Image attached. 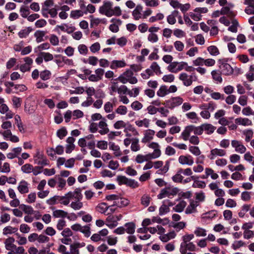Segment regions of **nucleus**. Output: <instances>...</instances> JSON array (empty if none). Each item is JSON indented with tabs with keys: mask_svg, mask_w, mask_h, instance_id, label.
Segmentation results:
<instances>
[{
	"mask_svg": "<svg viewBox=\"0 0 254 254\" xmlns=\"http://www.w3.org/2000/svg\"><path fill=\"white\" fill-rule=\"evenodd\" d=\"M77 50L80 55L86 56L88 53L87 47L84 44H79L77 47Z\"/></svg>",
	"mask_w": 254,
	"mask_h": 254,
	"instance_id": "obj_64",
	"label": "nucleus"
},
{
	"mask_svg": "<svg viewBox=\"0 0 254 254\" xmlns=\"http://www.w3.org/2000/svg\"><path fill=\"white\" fill-rule=\"evenodd\" d=\"M29 184L25 180H21L18 184L17 189L21 194H26L29 191Z\"/></svg>",
	"mask_w": 254,
	"mask_h": 254,
	"instance_id": "obj_19",
	"label": "nucleus"
},
{
	"mask_svg": "<svg viewBox=\"0 0 254 254\" xmlns=\"http://www.w3.org/2000/svg\"><path fill=\"white\" fill-rule=\"evenodd\" d=\"M207 51L209 54L213 57H216L220 54L218 48L214 45H210L207 48Z\"/></svg>",
	"mask_w": 254,
	"mask_h": 254,
	"instance_id": "obj_45",
	"label": "nucleus"
},
{
	"mask_svg": "<svg viewBox=\"0 0 254 254\" xmlns=\"http://www.w3.org/2000/svg\"><path fill=\"white\" fill-rule=\"evenodd\" d=\"M143 7L140 4L137 5L132 12L133 18L135 20H138L142 18Z\"/></svg>",
	"mask_w": 254,
	"mask_h": 254,
	"instance_id": "obj_26",
	"label": "nucleus"
},
{
	"mask_svg": "<svg viewBox=\"0 0 254 254\" xmlns=\"http://www.w3.org/2000/svg\"><path fill=\"white\" fill-rule=\"evenodd\" d=\"M98 61L99 60L96 57L89 56L86 60H84L83 62L84 63H88L92 66H96L98 64Z\"/></svg>",
	"mask_w": 254,
	"mask_h": 254,
	"instance_id": "obj_60",
	"label": "nucleus"
},
{
	"mask_svg": "<svg viewBox=\"0 0 254 254\" xmlns=\"http://www.w3.org/2000/svg\"><path fill=\"white\" fill-rule=\"evenodd\" d=\"M59 29L63 32H66L68 34H70L74 31L75 28L73 26L68 25L67 24L64 23L61 25H57L56 26L55 30L57 32H59Z\"/></svg>",
	"mask_w": 254,
	"mask_h": 254,
	"instance_id": "obj_21",
	"label": "nucleus"
},
{
	"mask_svg": "<svg viewBox=\"0 0 254 254\" xmlns=\"http://www.w3.org/2000/svg\"><path fill=\"white\" fill-rule=\"evenodd\" d=\"M179 12L178 10L173 11L167 17V22L171 25H174L176 22V18L178 17Z\"/></svg>",
	"mask_w": 254,
	"mask_h": 254,
	"instance_id": "obj_39",
	"label": "nucleus"
},
{
	"mask_svg": "<svg viewBox=\"0 0 254 254\" xmlns=\"http://www.w3.org/2000/svg\"><path fill=\"white\" fill-rule=\"evenodd\" d=\"M178 162L182 165L191 166L194 163V159L189 154L182 155L179 157Z\"/></svg>",
	"mask_w": 254,
	"mask_h": 254,
	"instance_id": "obj_14",
	"label": "nucleus"
},
{
	"mask_svg": "<svg viewBox=\"0 0 254 254\" xmlns=\"http://www.w3.org/2000/svg\"><path fill=\"white\" fill-rule=\"evenodd\" d=\"M184 99L180 97L177 96L170 98V99L166 101V106L170 109H173L174 108L180 106L183 104Z\"/></svg>",
	"mask_w": 254,
	"mask_h": 254,
	"instance_id": "obj_12",
	"label": "nucleus"
},
{
	"mask_svg": "<svg viewBox=\"0 0 254 254\" xmlns=\"http://www.w3.org/2000/svg\"><path fill=\"white\" fill-rule=\"evenodd\" d=\"M231 145L232 146L235 148V151L238 153L243 154L246 151V147L240 141L237 140H233L231 141Z\"/></svg>",
	"mask_w": 254,
	"mask_h": 254,
	"instance_id": "obj_18",
	"label": "nucleus"
},
{
	"mask_svg": "<svg viewBox=\"0 0 254 254\" xmlns=\"http://www.w3.org/2000/svg\"><path fill=\"white\" fill-rule=\"evenodd\" d=\"M98 127L100 128L99 132L101 135H104L109 132V129L108 127V125L106 123V119H103L98 123Z\"/></svg>",
	"mask_w": 254,
	"mask_h": 254,
	"instance_id": "obj_28",
	"label": "nucleus"
},
{
	"mask_svg": "<svg viewBox=\"0 0 254 254\" xmlns=\"http://www.w3.org/2000/svg\"><path fill=\"white\" fill-rule=\"evenodd\" d=\"M198 127L199 132H200V135L202 134L204 131L207 134H211L216 129L215 127L210 124L208 123L203 124Z\"/></svg>",
	"mask_w": 254,
	"mask_h": 254,
	"instance_id": "obj_15",
	"label": "nucleus"
},
{
	"mask_svg": "<svg viewBox=\"0 0 254 254\" xmlns=\"http://www.w3.org/2000/svg\"><path fill=\"white\" fill-rule=\"evenodd\" d=\"M21 208L25 214L27 215H32L34 214V212H36L34 210L32 206L30 205H27L25 204H21Z\"/></svg>",
	"mask_w": 254,
	"mask_h": 254,
	"instance_id": "obj_52",
	"label": "nucleus"
},
{
	"mask_svg": "<svg viewBox=\"0 0 254 254\" xmlns=\"http://www.w3.org/2000/svg\"><path fill=\"white\" fill-rule=\"evenodd\" d=\"M189 150L190 153L195 156H198L201 154L199 148L196 145H190L189 147Z\"/></svg>",
	"mask_w": 254,
	"mask_h": 254,
	"instance_id": "obj_55",
	"label": "nucleus"
},
{
	"mask_svg": "<svg viewBox=\"0 0 254 254\" xmlns=\"http://www.w3.org/2000/svg\"><path fill=\"white\" fill-rule=\"evenodd\" d=\"M209 176L213 180H216L219 177L218 175L214 172V171L210 168H206L205 169V175L201 177L202 179H207Z\"/></svg>",
	"mask_w": 254,
	"mask_h": 254,
	"instance_id": "obj_29",
	"label": "nucleus"
},
{
	"mask_svg": "<svg viewBox=\"0 0 254 254\" xmlns=\"http://www.w3.org/2000/svg\"><path fill=\"white\" fill-rule=\"evenodd\" d=\"M54 0H46L44 3V5L43 6L42 11V13L44 16L46 17V16L45 15V12L46 11H48V7L50 6H52L54 5Z\"/></svg>",
	"mask_w": 254,
	"mask_h": 254,
	"instance_id": "obj_54",
	"label": "nucleus"
},
{
	"mask_svg": "<svg viewBox=\"0 0 254 254\" xmlns=\"http://www.w3.org/2000/svg\"><path fill=\"white\" fill-rule=\"evenodd\" d=\"M177 65L178 72L183 69L188 72H191L194 69L192 66L189 65L188 63L185 62H177Z\"/></svg>",
	"mask_w": 254,
	"mask_h": 254,
	"instance_id": "obj_25",
	"label": "nucleus"
},
{
	"mask_svg": "<svg viewBox=\"0 0 254 254\" xmlns=\"http://www.w3.org/2000/svg\"><path fill=\"white\" fill-rule=\"evenodd\" d=\"M22 152V148L21 147H17L12 149L11 152L6 154L8 159H13L15 158L19 157V155Z\"/></svg>",
	"mask_w": 254,
	"mask_h": 254,
	"instance_id": "obj_27",
	"label": "nucleus"
},
{
	"mask_svg": "<svg viewBox=\"0 0 254 254\" xmlns=\"http://www.w3.org/2000/svg\"><path fill=\"white\" fill-rule=\"evenodd\" d=\"M208 11V10L206 7H196L189 13V16L194 21H198L201 19L202 14L206 13Z\"/></svg>",
	"mask_w": 254,
	"mask_h": 254,
	"instance_id": "obj_9",
	"label": "nucleus"
},
{
	"mask_svg": "<svg viewBox=\"0 0 254 254\" xmlns=\"http://www.w3.org/2000/svg\"><path fill=\"white\" fill-rule=\"evenodd\" d=\"M46 34V32L41 30L36 31L34 34L37 43H40L44 41V37Z\"/></svg>",
	"mask_w": 254,
	"mask_h": 254,
	"instance_id": "obj_49",
	"label": "nucleus"
},
{
	"mask_svg": "<svg viewBox=\"0 0 254 254\" xmlns=\"http://www.w3.org/2000/svg\"><path fill=\"white\" fill-rule=\"evenodd\" d=\"M200 133L198 126L190 125L185 127L181 133V137L184 140L187 141L191 136V134L192 133H193L194 135H200Z\"/></svg>",
	"mask_w": 254,
	"mask_h": 254,
	"instance_id": "obj_5",
	"label": "nucleus"
},
{
	"mask_svg": "<svg viewBox=\"0 0 254 254\" xmlns=\"http://www.w3.org/2000/svg\"><path fill=\"white\" fill-rule=\"evenodd\" d=\"M187 203L185 201H181L176 205H175L173 209L177 212H181L183 211L184 208L186 206Z\"/></svg>",
	"mask_w": 254,
	"mask_h": 254,
	"instance_id": "obj_57",
	"label": "nucleus"
},
{
	"mask_svg": "<svg viewBox=\"0 0 254 254\" xmlns=\"http://www.w3.org/2000/svg\"><path fill=\"white\" fill-rule=\"evenodd\" d=\"M155 131L153 129H147L143 131V137L141 138V142L146 144L151 142L154 139Z\"/></svg>",
	"mask_w": 254,
	"mask_h": 254,
	"instance_id": "obj_13",
	"label": "nucleus"
},
{
	"mask_svg": "<svg viewBox=\"0 0 254 254\" xmlns=\"http://www.w3.org/2000/svg\"><path fill=\"white\" fill-rule=\"evenodd\" d=\"M21 171L24 174H30L32 173L34 176H37L41 173V168L38 166L34 167L29 163H26L21 167Z\"/></svg>",
	"mask_w": 254,
	"mask_h": 254,
	"instance_id": "obj_10",
	"label": "nucleus"
},
{
	"mask_svg": "<svg viewBox=\"0 0 254 254\" xmlns=\"http://www.w3.org/2000/svg\"><path fill=\"white\" fill-rule=\"evenodd\" d=\"M135 124L139 127H144L148 128L150 127V120L147 118H143L141 120H137L135 122Z\"/></svg>",
	"mask_w": 254,
	"mask_h": 254,
	"instance_id": "obj_34",
	"label": "nucleus"
},
{
	"mask_svg": "<svg viewBox=\"0 0 254 254\" xmlns=\"http://www.w3.org/2000/svg\"><path fill=\"white\" fill-rule=\"evenodd\" d=\"M147 146L153 150L152 153H148L153 159H156L161 156V146L158 142L151 141L147 143Z\"/></svg>",
	"mask_w": 254,
	"mask_h": 254,
	"instance_id": "obj_7",
	"label": "nucleus"
},
{
	"mask_svg": "<svg viewBox=\"0 0 254 254\" xmlns=\"http://www.w3.org/2000/svg\"><path fill=\"white\" fill-rule=\"evenodd\" d=\"M115 113L121 116H125L127 113V108L125 105H120L115 110Z\"/></svg>",
	"mask_w": 254,
	"mask_h": 254,
	"instance_id": "obj_56",
	"label": "nucleus"
},
{
	"mask_svg": "<svg viewBox=\"0 0 254 254\" xmlns=\"http://www.w3.org/2000/svg\"><path fill=\"white\" fill-rule=\"evenodd\" d=\"M198 205V203L197 201L192 200L187 207L185 213L186 214L195 213L197 211L196 207Z\"/></svg>",
	"mask_w": 254,
	"mask_h": 254,
	"instance_id": "obj_35",
	"label": "nucleus"
},
{
	"mask_svg": "<svg viewBox=\"0 0 254 254\" xmlns=\"http://www.w3.org/2000/svg\"><path fill=\"white\" fill-rule=\"evenodd\" d=\"M106 225L109 228L112 229L118 225V222L116 220L115 216L110 215L106 219Z\"/></svg>",
	"mask_w": 254,
	"mask_h": 254,
	"instance_id": "obj_31",
	"label": "nucleus"
},
{
	"mask_svg": "<svg viewBox=\"0 0 254 254\" xmlns=\"http://www.w3.org/2000/svg\"><path fill=\"white\" fill-rule=\"evenodd\" d=\"M179 191V189L177 187L169 186L162 189L160 193L157 195L158 199H162L165 197L172 198L176 195Z\"/></svg>",
	"mask_w": 254,
	"mask_h": 254,
	"instance_id": "obj_4",
	"label": "nucleus"
},
{
	"mask_svg": "<svg viewBox=\"0 0 254 254\" xmlns=\"http://www.w3.org/2000/svg\"><path fill=\"white\" fill-rule=\"evenodd\" d=\"M182 173L180 172V169L177 172V173L172 177V180L178 183H182L183 181L184 176L182 175Z\"/></svg>",
	"mask_w": 254,
	"mask_h": 254,
	"instance_id": "obj_61",
	"label": "nucleus"
},
{
	"mask_svg": "<svg viewBox=\"0 0 254 254\" xmlns=\"http://www.w3.org/2000/svg\"><path fill=\"white\" fill-rule=\"evenodd\" d=\"M251 205L249 204H244L242 207L241 209L239 211L238 213V215L240 218H243L246 213L248 212L249 211H250Z\"/></svg>",
	"mask_w": 254,
	"mask_h": 254,
	"instance_id": "obj_59",
	"label": "nucleus"
},
{
	"mask_svg": "<svg viewBox=\"0 0 254 254\" xmlns=\"http://www.w3.org/2000/svg\"><path fill=\"white\" fill-rule=\"evenodd\" d=\"M105 199L109 201L113 202L111 207L116 206L118 208H122L127 206L129 204V200L126 198L122 197L118 194H109L106 196Z\"/></svg>",
	"mask_w": 254,
	"mask_h": 254,
	"instance_id": "obj_2",
	"label": "nucleus"
},
{
	"mask_svg": "<svg viewBox=\"0 0 254 254\" xmlns=\"http://www.w3.org/2000/svg\"><path fill=\"white\" fill-rule=\"evenodd\" d=\"M133 73L131 70H127L123 74H121L118 78V79L123 84H126L129 82L130 84H134L137 82V79L133 76Z\"/></svg>",
	"mask_w": 254,
	"mask_h": 254,
	"instance_id": "obj_6",
	"label": "nucleus"
},
{
	"mask_svg": "<svg viewBox=\"0 0 254 254\" xmlns=\"http://www.w3.org/2000/svg\"><path fill=\"white\" fill-rule=\"evenodd\" d=\"M125 232L129 234H133L135 232V225L133 222L127 223L124 225Z\"/></svg>",
	"mask_w": 254,
	"mask_h": 254,
	"instance_id": "obj_43",
	"label": "nucleus"
},
{
	"mask_svg": "<svg viewBox=\"0 0 254 254\" xmlns=\"http://www.w3.org/2000/svg\"><path fill=\"white\" fill-rule=\"evenodd\" d=\"M151 159H153V158L149 154L146 155L138 154L136 156L135 160L137 163L140 164Z\"/></svg>",
	"mask_w": 254,
	"mask_h": 254,
	"instance_id": "obj_42",
	"label": "nucleus"
},
{
	"mask_svg": "<svg viewBox=\"0 0 254 254\" xmlns=\"http://www.w3.org/2000/svg\"><path fill=\"white\" fill-rule=\"evenodd\" d=\"M127 65L125 60H113L110 64V68L112 69H116L118 68L124 67Z\"/></svg>",
	"mask_w": 254,
	"mask_h": 254,
	"instance_id": "obj_30",
	"label": "nucleus"
},
{
	"mask_svg": "<svg viewBox=\"0 0 254 254\" xmlns=\"http://www.w3.org/2000/svg\"><path fill=\"white\" fill-rule=\"evenodd\" d=\"M235 123L243 126H251L253 125L252 121L246 118H238L235 119Z\"/></svg>",
	"mask_w": 254,
	"mask_h": 254,
	"instance_id": "obj_33",
	"label": "nucleus"
},
{
	"mask_svg": "<svg viewBox=\"0 0 254 254\" xmlns=\"http://www.w3.org/2000/svg\"><path fill=\"white\" fill-rule=\"evenodd\" d=\"M100 14L107 17H110L113 16H119L122 15V11L119 6L113 7L112 2L109 0H104L103 4L99 8Z\"/></svg>",
	"mask_w": 254,
	"mask_h": 254,
	"instance_id": "obj_1",
	"label": "nucleus"
},
{
	"mask_svg": "<svg viewBox=\"0 0 254 254\" xmlns=\"http://www.w3.org/2000/svg\"><path fill=\"white\" fill-rule=\"evenodd\" d=\"M152 221L153 223L162 224L163 225H167L169 222V220L168 218H165L164 219H161L158 217H153L152 219Z\"/></svg>",
	"mask_w": 254,
	"mask_h": 254,
	"instance_id": "obj_62",
	"label": "nucleus"
},
{
	"mask_svg": "<svg viewBox=\"0 0 254 254\" xmlns=\"http://www.w3.org/2000/svg\"><path fill=\"white\" fill-rule=\"evenodd\" d=\"M227 154L226 150L215 148L210 150V154L208 156V158L210 160L214 159L216 157H224Z\"/></svg>",
	"mask_w": 254,
	"mask_h": 254,
	"instance_id": "obj_16",
	"label": "nucleus"
},
{
	"mask_svg": "<svg viewBox=\"0 0 254 254\" xmlns=\"http://www.w3.org/2000/svg\"><path fill=\"white\" fill-rule=\"evenodd\" d=\"M216 108V104L212 102H210L208 103H203L199 106V108L202 111L209 110L210 112H213Z\"/></svg>",
	"mask_w": 254,
	"mask_h": 254,
	"instance_id": "obj_32",
	"label": "nucleus"
},
{
	"mask_svg": "<svg viewBox=\"0 0 254 254\" xmlns=\"http://www.w3.org/2000/svg\"><path fill=\"white\" fill-rule=\"evenodd\" d=\"M124 131L125 133L126 136L127 137V138H130L131 135L138 136L139 135V132L137 129L130 124L127 125Z\"/></svg>",
	"mask_w": 254,
	"mask_h": 254,
	"instance_id": "obj_23",
	"label": "nucleus"
},
{
	"mask_svg": "<svg viewBox=\"0 0 254 254\" xmlns=\"http://www.w3.org/2000/svg\"><path fill=\"white\" fill-rule=\"evenodd\" d=\"M73 196H74V191H70L66 193L64 196H59V201L61 204L67 205L69 204L70 200L72 199Z\"/></svg>",
	"mask_w": 254,
	"mask_h": 254,
	"instance_id": "obj_20",
	"label": "nucleus"
},
{
	"mask_svg": "<svg viewBox=\"0 0 254 254\" xmlns=\"http://www.w3.org/2000/svg\"><path fill=\"white\" fill-rule=\"evenodd\" d=\"M219 67L223 75L229 76L233 73L234 69L233 67L224 60L219 61Z\"/></svg>",
	"mask_w": 254,
	"mask_h": 254,
	"instance_id": "obj_11",
	"label": "nucleus"
},
{
	"mask_svg": "<svg viewBox=\"0 0 254 254\" xmlns=\"http://www.w3.org/2000/svg\"><path fill=\"white\" fill-rule=\"evenodd\" d=\"M151 200V198L149 194H144L141 197V204L145 207H147L149 205Z\"/></svg>",
	"mask_w": 254,
	"mask_h": 254,
	"instance_id": "obj_50",
	"label": "nucleus"
},
{
	"mask_svg": "<svg viewBox=\"0 0 254 254\" xmlns=\"http://www.w3.org/2000/svg\"><path fill=\"white\" fill-rule=\"evenodd\" d=\"M194 234L197 237H205L207 235V231L203 228L197 227L194 231Z\"/></svg>",
	"mask_w": 254,
	"mask_h": 254,
	"instance_id": "obj_53",
	"label": "nucleus"
},
{
	"mask_svg": "<svg viewBox=\"0 0 254 254\" xmlns=\"http://www.w3.org/2000/svg\"><path fill=\"white\" fill-rule=\"evenodd\" d=\"M168 94V88L166 85H161L157 91V95L160 97H164Z\"/></svg>",
	"mask_w": 254,
	"mask_h": 254,
	"instance_id": "obj_48",
	"label": "nucleus"
},
{
	"mask_svg": "<svg viewBox=\"0 0 254 254\" xmlns=\"http://www.w3.org/2000/svg\"><path fill=\"white\" fill-rule=\"evenodd\" d=\"M17 230V228L13 227L11 226H7L3 228L2 233L4 235H9L15 233Z\"/></svg>",
	"mask_w": 254,
	"mask_h": 254,
	"instance_id": "obj_58",
	"label": "nucleus"
},
{
	"mask_svg": "<svg viewBox=\"0 0 254 254\" xmlns=\"http://www.w3.org/2000/svg\"><path fill=\"white\" fill-rule=\"evenodd\" d=\"M83 196L81 193V189L79 188H76L74 190V196L72 199H75L72 201L69 206L74 210H78L82 208L83 202H81Z\"/></svg>",
	"mask_w": 254,
	"mask_h": 254,
	"instance_id": "obj_3",
	"label": "nucleus"
},
{
	"mask_svg": "<svg viewBox=\"0 0 254 254\" xmlns=\"http://www.w3.org/2000/svg\"><path fill=\"white\" fill-rule=\"evenodd\" d=\"M150 68L152 70L153 73L157 75H160L162 73L161 70V67L157 64V62H153L150 66Z\"/></svg>",
	"mask_w": 254,
	"mask_h": 254,
	"instance_id": "obj_47",
	"label": "nucleus"
},
{
	"mask_svg": "<svg viewBox=\"0 0 254 254\" xmlns=\"http://www.w3.org/2000/svg\"><path fill=\"white\" fill-rule=\"evenodd\" d=\"M221 74H222L221 71L216 69L213 70L211 72V75L213 80L218 83H221L223 81Z\"/></svg>",
	"mask_w": 254,
	"mask_h": 254,
	"instance_id": "obj_36",
	"label": "nucleus"
},
{
	"mask_svg": "<svg viewBox=\"0 0 254 254\" xmlns=\"http://www.w3.org/2000/svg\"><path fill=\"white\" fill-rule=\"evenodd\" d=\"M178 78L186 86H189L192 84L193 81L192 75H189L187 73L183 72L179 74Z\"/></svg>",
	"mask_w": 254,
	"mask_h": 254,
	"instance_id": "obj_17",
	"label": "nucleus"
},
{
	"mask_svg": "<svg viewBox=\"0 0 254 254\" xmlns=\"http://www.w3.org/2000/svg\"><path fill=\"white\" fill-rule=\"evenodd\" d=\"M53 210V216L55 218H65L67 216L68 213L61 209Z\"/></svg>",
	"mask_w": 254,
	"mask_h": 254,
	"instance_id": "obj_44",
	"label": "nucleus"
},
{
	"mask_svg": "<svg viewBox=\"0 0 254 254\" xmlns=\"http://www.w3.org/2000/svg\"><path fill=\"white\" fill-rule=\"evenodd\" d=\"M15 240L13 237L7 238L4 242L5 248L8 251H12L16 249V246L14 244Z\"/></svg>",
	"mask_w": 254,
	"mask_h": 254,
	"instance_id": "obj_37",
	"label": "nucleus"
},
{
	"mask_svg": "<svg viewBox=\"0 0 254 254\" xmlns=\"http://www.w3.org/2000/svg\"><path fill=\"white\" fill-rule=\"evenodd\" d=\"M0 113L2 114H5L6 119H11L14 115V114L9 110V108L4 103L0 105Z\"/></svg>",
	"mask_w": 254,
	"mask_h": 254,
	"instance_id": "obj_24",
	"label": "nucleus"
},
{
	"mask_svg": "<svg viewBox=\"0 0 254 254\" xmlns=\"http://www.w3.org/2000/svg\"><path fill=\"white\" fill-rule=\"evenodd\" d=\"M117 181L120 185H126L130 188L135 189L139 186L138 183L134 180L128 179L124 176H118L117 178Z\"/></svg>",
	"mask_w": 254,
	"mask_h": 254,
	"instance_id": "obj_8",
	"label": "nucleus"
},
{
	"mask_svg": "<svg viewBox=\"0 0 254 254\" xmlns=\"http://www.w3.org/2000/svg\"><path fill=\"white\" fill-rule=\"evenodd\" d=\"M84 14V12L81 10H73L71 11L70 16L73 19H77L82 17Z\"/></svg>",
	"mask_w": 254,
	"mask_h": 254,
	"instance_id": "obj_63",
	"label": "nucleus"
},
{
	"mask_svg": "<svg viewBox=\"0 0 254 254\" xmlns=\"http://www.w3.org/2000/svg\"><path fill=\"white\" fill-rule=\"evenodd\" d=\"M111 206H108L105 202H101L99 203L95 207L96 211L101 213L105 214Z\"/></svg>",
	"mask_w": 254,
	"mask_h": 254,
	"instance_id": "obj_40",
	"label": "nucleus"
},
{
	"mask_svg": "<svg viewBox=\"0 0 254 254\" xmlns=\"http://www.w3.org/2000/svg\"><path fill=\"white\" fill-rule=\"evenodd\" d=\"M139 140L138 138H132V142L130 145V149L133 152H137L140 150Z\"/></svg>",
	"mask_w": 254,
	"mask_h": 254,
	"instance_id": "obj_41",
	"label": "nucleus"
},
{
	"mask_svg": "<svg viewBox=\"0 0 254 254\" xmlns=\"http://www.w3.org/2000/svg\"><path fill=\"white\" fill-rule=\"evenodd\" d=\"M111 22L113 23L109 26V29L113 32H117L119 30V25H121L122 21L119 19L113 18Z\"/></svg>",
	"mask_w": 254,
	"mask_h": 254,
	"instance_id": "obj_38",
	"label": "nucleus"
},
{
	"mask_svg": "<svg viewBox=\"0 0 254 254\" xmlns=\"http://www.w3.org/2000/svg\"><path fill=\"white\" fill-rule=\"evenodd\" d=\"M187 119L191 120L192 122L196 123L199 121V117L197 114L194 112H190L186 114Z\"/></svg>",
	"mask_w": 254,
	"mask_h": 254,
	"instance_id": "obj_51",
	"label": "nucleus"
},
{
	"mask_svg": "<svg viewBox=\"0 0 254 254\" xmlns=\"http://www.w3.org/2000/svg\"><path fill=\"white\" fill-rule=\"evenodd\" d=\"M32 30V28L30 27H25L19 31L18 35L20 38H25L28 37Z\"/></svg>",
	"mask_w": 254,
	"mask_h": 254,
	"instance_id": "obj_46",
	"label": "nucleus"
},
{
	"mask_svg": "<svg viewBox=\"0 0 254 254\" xmlns=\"http://www.w3.org/2000/svg\"><path fill=\"white\" fill-rule=\"evenodd\" d=\"M194 252L196 251V246L192 242H190L186 244H181L180 252L181 254H185L187 251Z\"/></svg>",
	"mask_w": 254,
	"mask_h": 254,
	"instance_id": "obj_22",
	"label": "nucleus"
}]
</instances>
